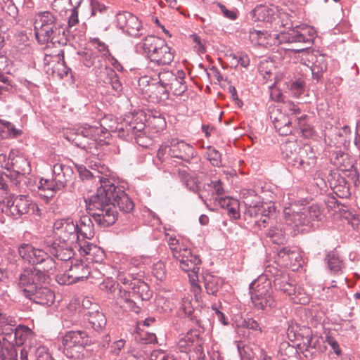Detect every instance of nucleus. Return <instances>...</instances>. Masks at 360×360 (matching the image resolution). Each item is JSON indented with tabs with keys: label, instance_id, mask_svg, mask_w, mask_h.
I'll use <instances>...</instances> for the list:
<instances>
[{
	"label": "nucleus",
	"instance_id": "7",
	"mask_svg": "<svg viewBox=\"0 0 360 360\" xmlns=\"http://www.w3.org/2000/svg\"><path fill=\"white\" fill-rule=\"evenodd\" d=\"M49 248H36L30 243H22L18 248V254L25 262L34 265H41L46 273H53L56 262L47 252Z\"/></svg>",
	"mask_w": 360,
	"mask_h": 360
},
{
	"label": "nucleus",
	"instance_id": "30",
	"mask_svg": "<svg viewBox=\"0 0 360 360\" xmlns=\"http://www.w3.org/2000/svg\"><path fill=\"white\" fill-rule=\"evenodd\" d=\"M165 42V41L162 38L153 35H149L144 38L141 44V48L150 62L153 58L154 54L158 51Z\"/></svg>",
	"mask_w": 360,
	"mask_h": 360
},
{
	"label": "nucleus",
	"instance_id": "64",
	"mask_svg": "<svg viewBox=\"0 0 360 360\" xmlns=\"http://www.w3.org/2000/svg\"><path fill=\"white\" fill-rule=\"evenodd\" d=\"M37 356L38 360H53L49 349L45 346L37 347Z\"/></svg>",
	"mask_w": 360,
	"mask_h": 360
},
{
	"label": "nucleus",
	"instance_id": "46",
	"mask_svg": "<svg viewBox=\"0 0 360 360\" xmlns=\"http://www.w3.org/2000/svg\"><path fill=\"white\" fill-rule=\"evenodd\" d=\"M106 77L104 81L108 85H110L115 93L120 94L122 91V86L119 79L117 73L111 68L105 70Z\"/></svg>",
	"mask_w": 360,
	"mask_h": 360
},
{
	"label": "nucleus",
	"instance_id": "52",
	"mask_svg": "<svg viewBox=\"0 0 360 360\" xmlns=\"http://www.w3.org/2000/svg\"><path fill=\"white\" fill-rule=\"evenodd\" d=\"M263 212L264 209L261 204L252 207H245L244 212L245 219V220L250 219V221H252L259 218V215H261Z\"/></svg>",
	"mask_w": 360,
	"mask_h": 360
},
{
	"label": "nucleus",
	"instance_id": "56",
	"mask_svg": "<svg viewBox=\"0 0 360 360\" xmlns=\"http://www.w3.org/2000/svg\"><path fill=\"white\" fill-rule=\"evenodd\" d=\"M116 130L118 131L119 136L124 139H133L135 136L134 130V122L126 123L124 127H116Z\"/></svg>",
	"mask_w": 360,
	"mask_h": 360
},
{
	"label": "nucleus",
	"instance_id": "55",
	"mask_svg": "<svg viewBox=\"0 0 360 360\" xmlns=\"http://www.w3.org/2000/svg\"><path fill=\"white\" fill-rule=\"evenodd\" d=\"M284 110L286 113L285 115L292 120L295 118L297 120V117H299L298 115L301 114V110L297 105L291 101L285 103Z\"/></svg>",
	"mask_w": 360,
	"mask_h": 360
},
{
	"label": "nucleus",
	"instance_id": "22",
	"mask_svg": "<svg viewBox=\"0 0 360 360\" xmlns=\"http://www.w3.org/2000/svg\"><path fill=\"white\" fill-rule=\"evenodd\" d=\"M26 297L37 304L51 306L54 302L55 294L50 288L40 285L35 288L33 292L27 294Z\"/></svg>",
	"mask_w": 360,
	"mask_h": 360
},
{
	"label": "nucleus",
	"instance_id": "45",
	"mask_svg": "<svg viewBox=\"0 0 360 360\" xmlns=\"http://www.w3.org/2000/svg\"><path fill=\"white\" fill-rule=\"evenodd\" d=\"M203 278L207 292L216 296L221 285L220 278L209 274L204 276Z\"/></svg>",
	"mask_w": 360,
	"mask_h": 360
},
{
	"label": "nucleus",
	"instance_id": "1",
	"mask_svg": "<svg viewBox=\"0 0 360 360\" xmlns=\"http://www.w3.org/2000/svg\"><path fill=\"white\" fill-rule=\"evenodd\" d=\"M34 29L39 44H66L65 29L57 23L56 18L49 11L39 12L34 15Z\"/></svg>",
	"mask_w": 360,
	"mask_h": 360
},
{
	"label": "nucleus",
	"instance_id": "5",
	"mask_svg": "<svg viewBox=\"0 0 360 360\" xmlns=\"http://www.w3.org/2000/svg\"><path fill=\"white\" fill-rule=\"evenodd\" d=\"M252 302L257 310H268L276 306L272 295L271 278L267 275L259 276L250 285Z\"/></svg>",
	"mask_w": 360,
	"mask_h": 360
},
{
	"label": "nucleus",
	"instance_id": "27",
	"mask_svg": "<svg viewBox=\"0 0 360 360\" xmlns=\"http://www.w3.org/2000/svg\"><path fill=\"white\" fill-rule=\"evenodd\" d=\"M54 243L51 246H46L49 248V252L51 255H53L58 260L69 261L74 256V250L72 247V243Z\"/></svg>",
	"mask_w": 360,
	"mask_h": 360
},
{
	"label": "nucleus",
	"instance_id": "33",
	"mask_svg": "<svg viewBox=\"0 0 360 360\" xmlns=\"http://www.w3.org/2000/svg\"><path fill=\"white\" fill-rule=\"evenodd\" d=\"M273 123L275 129L281 136H288L294 131L292 118L285 115L279 113L278 116L273 119Z\"/></svg>",
	"mask_w": 360,
	"mask_h": 360
},
{
	"label": "nucleus",
	"instance_id": "53",
	"mask_svg": "<svg viewBox=\"0 0 360 360\" xmlns=\"http://www.w3.org/2000/svg\"><path fill=\"white\" fill-rule=\"evenodd\" d=\"M203 342L202 339L198 337L195 338V342L192 347V351L189 353H193L190 357L193 358V360H203L205 357V352L202 348Z\"/></svg>",
	"mask_w": 360,
	"mask_h": 360
},
{
	"label": "nucleus",
	"instance_id": "44",
	"mask_svg": "<svg viewBox=\"0 0 360 360\" xmlns=\"http://www.w3.org/2000/svg\"><path fill=\"white\" fill-rule=\"evenodd\" d=\"M16 326L15 320L6 314L0 311V334L7 338Z\"/></svg>",
	"mask_w": 360,
	"mask_h": 360
},
{
	"label": "nucleus",
	"instance_id": "20",
	"mask_svg": "<svg viewBox=\"0 0 360 360\" xmlns=\"http://www.w3.org/2000/svg\"><path fill=\"white\" fill-rule=\"evenodd\" d=\"M77 247L80 255L86 257L87 261L99 263L105 257V252L102 248L88 241H79Z\"/></svg>",
	"mask_w": 360,
	"mask_h": 360
},
{
	"label": "nucleus",
	"instance_id": "6",
	"mask_svg": "<svg viewBox=\"0 0 360 360\" xmlns=\"http://www.w3.org/2000/svg\"><path fill=\"white\" fill-rule=\"evenodd\" d=\"M284 216L288 226L299 228L302 226H314V221L319 220L321 212L319 207L313 204L302 207L297 205L285 207Z\"/></svg>",
	"mask_w": 360,
	"mask_h": 360
},
{
	"label": "nucleus",
	"instance_id": "58",
	"mask_svg": "<svg viewBox=\"0 0 360 360\" xmlns=\"http://www.w3.org/2000/svg\"><path fill=\"white\" fill-rule=\"evenodd\" d=\"M3 10L6 15H7V17L8 18V20H16L18 16V10L13 3H12L11 1L8 2L3 8Z\"/></svg>",
	"mask_w": 360,
	"mask_h": 360
},
{
	"label": "nucleus",
	"instance_id": "17",
	"mask_svg": "<svg viewBox=\"0 0 360 360\" xmlns=\"http://www.w3.org/2000/svg\"><path fill=\"white\" fill-rule=\"evenodd\" d=\"M176 259L179 261L181 269L188 273V276L191 280L194 281L195 278H198L201 262L198 256L192 255L189 250L184 248L181 256Z\"/></svg>",
	"mask_w": 360,
	"mask_h": 360
},
{
	"label": "nucleus",
	"instance_id": "37",
	"mask_svg": "<svg viewBox=\"0 0 360 360\" xmlns=\"http://www.w3.org/2000/svg\"><path fill=\"white\" fill-rule=\"evenodd\" d=\"M131 290L136 300H148L151 296L148 285L141 280H135L131 283Z\"/></svg>",
	"mask_w": 360,
	"mask_h": 360
},
{
	"label": "nucleus",
	"instance_id": "9",
	"mask_svg": "<svg viewBox=\"0 0 360 360\" xmlns=\"http://www.w3.org/2000/svg\"><path fill=\"white\" fill-rule=\"evenodd\" d=\"M112 193L108 185V179H101V186L97 189L96 193L92 195L89 202L86 203L89 214L94 215L107 207H115V203L112 201ZM86 202H87L86 201Z\"/></svg>",
	"mask_w": 360,
	"mask_h": 360
},
{
	"label": "nucleus",
	"instance_id": "35",
	"mask_svg": "<svg viewBox=\"0 0 360 360\" xmlns=\"http://www.w3.org/2000/svg\"><path fill=\"white\" fill-rule=\"evenodd\" d=\"M77 236L79 234L86 239H91L94 236V224L90 217L86 215L81 217L77 223Z\"/></svg>",
	"mask_w": 360,
	"mask_h": 360
},
{
	"label": "nucleus",
	"instance_id": "15",
	"mask_svg": "<svg viewBox=\"0 0 360 360\" xmlns=\"http://www.w3.org/2000/svg\"><path fill=\"white\" fill-rule=\"evenodd\" d=\"M77 223L72 219H58L54 222L53 231L60 243H73L79 240Z\"/></svg>",
	"mask_w": 360,
	"mask_h": 360
},
{
	"label": "nucleus",
	"instance_id": "39",
	"mask_svg": "<svg viewBox=\"0 0 360 360\" xmlns=\"http://www.w3.org/2000/svg\"><path fill=\"white\" fill-rule=\"evenodd\" d=\"M327 266L331 274L340 275L342 273L343 262L337 252H329L326 257Z\"/></svg>",
	"mask_w": 360,
	"mask_h": 360
},
{
	"label": "nucleus",
	"instance_id": "61",
	"mask_svg": "<svg viewBox=\"0 0 360 360\" xmlns=\"http://www.w3.org/2000/svg\"><path fill=\"white\" fill-rule=\"evenodd\" d=\"M20 360H38L37 356V347H29L28 350L22 349Z\"/></svg>",
	"mask_w": 360,
	"mask_h": 360
},
{
	"label": "nucleus",
	"instance_id": "38",
	"mask_svg": "<svg viewBox=\"0 0 360 360\" xmlns=\"http://www.w3.org/2000/svg\"><path fill=\"white\" fill-rule=\"evenodd\" d=\"M185 72L183 70H178L173 78L172 83L169 84V91H172L174 95L180 96L186 90L185 84Z\"/></svg>",
	"mask_w": 360,
	"mask_h": 360
},
{
	"label": "nucleus",
	"instance_id": "3",
	"mask_svg": "<svg viewBox=\"0 0 360 360\" xmlns=\"http://www.w3.org/2000/svg\"><path fill=\"white\" fill-rule=\"evenodd\" d=\"M315 31L309 27H295L288 32L279 34L266 32L265 46H278L281 44H304L310 46L314 39Z\"/></svg>",
	"mask_w": 360,
	"mask_h": 360
},
{
	"label": "nucleus",
	"instance_id": "19",
	"mask_svg": "<svg viewBox=\"0 0 360 360\" xmlns=\"http://www.w3.org/2000/svg\"><path fill=\"white\" fill-rule=\"evenodd\" d=\"M108 185L112 193L111 198L115 205H117L120 210L125 213L132 211L134 207V203L124 191L122 188L116 186L109 179Z\"/></svg>",
	"mask_w": 360,
	"mask_h": 360
},
{
	"label": "nucleus",
	"instance_id": "4",
	"mask_svg": "<svg viewBox=\"0 0 360 360\" xmlns=\"http://www.w3.org/2000/svg\"><path fill=\"white\" fill-rule=\"evenodd\" d=\"M105 121V120H103L100 126L83 124L77 129H73L72 131H70L67 134L66 139L76 146L91 153V149L96 147V141L104 136L103 134H105V131H108L103 126ZM109 130H113L112 127H110Z\"/></svg>",
	"mask_w": 360,
	"mask_h": 360
},
{
	"label": "nucleus",
	"instance_id": "16",
	"mask_svg": "<svg viewBox=\"0 0 360 360\" xmlns=\"http://www.w3.org/2000/svg\"><path fill=\"white\" fill-rule=\"evenodd\" d=\"M117 26L124 32L133 37L142 35V25L139 18L129 12L120 13L117 15Z\"/></svg>",
	"mask_w": 360,
	"mask_h": 360
},
{
	"label": "nucleus",
	"instance_id": "49",
	"mask_svg": "<svg viewBox=\"0 0 360 360\" xmlns=\"http://www.w3.org/2000/svg\"><path fill=\"white\" fill-rule=\"evenodd\" d=\"M12 167L17 174L25 176L29 174L31 169L29 162L22 157H17L12 160Z\"/></svg>",
	"mask_w": 360,
	"mask_h": 360
},
{
	"label": "nucleus",
	"instance_id": "47",
	"mask_svg": "<svg viewBox=\"0 0 360 360\" xmlns=\"http://www.w3.org/2000/svg\"><path fill=\"white\" fill-rule=\"evenodd\" d=\"M241 195L245 207H252L261 204V198L254 190L243 189L241 191Z\"/></svg>",
	"mask_w": 360,
	"mask_h": 360
},
{
	"label": "nucleus",
	"instance_id": "43",
	"mask_svg": "<svg viewBox=\"0 0 360 360\" xmlns=\"http://www.w3.org/2000/svg\"><path fill=\"white\" fill-rule=\"evenodd\" d=\"M16 91V84L10 76L0 75V98H6Z\"/></svg>",
	"mask_w": 360,
	"mask_h": 360
},
{
	"label": "nucleus",
	"instance_id": "62",
	"mask_svg": "<svg viewBox=\"0 0 360 360\" xmlns=\"http://www.w3.org/2000/svg\"><path fill=\"white\" fill-rule=\"evenodd\" d=\"M231 58L236 65L240 64L243 68H247L250 65V58L245 53H240L238 55L230 54Z\"/></svg>",
	"mask_w": 360,
	"mask_h": 360
},
{
	"label": "nucleus",
	"instance_id": "51",
	"mask_svg": "<svg viewBox=\"0 0 360 360\" xmlns=\"http://www.w3.org/2000/svg\"><path fill=\"white\" fill-rule=\"evenodd\" d=\"M266 31L257 30L255 29H250L249 31V38L251 42L254 44L259 46H266Z\"/></svg>",
	"mask_w": 360,
	"mask_h": 360
},
{
	"label": "nucleus",
	"instance_id": "25",
	"mask_svg": "<svg viewBox=\"0 0 360 360\" xmlns=\"http://www.w3.org/2000/svg\"><path fill=\"white\" fill-rule=\"evenodd\" d=\"M224 190L220 180L211 181L205 183L202 188L199 190V197L202 200H215L216 195H223Z\"/></svg>",
	"mask_w": 360,
	"mask_h": 360
},
{
	"label": "nucleus",
	"instance_id": "21",
	"mask_svg": "<svg viewBox=\"0 0 360 360\" xmlns=\"http://www.w3.org/2000/svg\"><path fill=\"white\" fill-rule=\"evenodd\" d=\"M278 262L282 265L295 270L301 266L302 257L300 253L288 247H283L277 250Z\"/></svg>",
	"mask_w": 360,
	"mask_h": 360
},
{
	"label": "nucleus",
	"instance_id": "60",
	"mask_svg": "<svg viewBox=\"0 0 360 360\" xmlns=\"http://www.w3.org/2000/svg\"><path fill=\"white\" fill-rule=\"evenodd\" d=\"M217 6L221 11V13L223 14V15L231 20H235L238 18V12L236 8H232L229 9L226 8L224 5L218 3Z\"/></svg>",
	"mask_w": 360,
	"mask_h": 360
},
{
	"label": "nucleus",
	"instance_id": "36",
	"mask_svg": "<svg viewBox=\"0 0 360 360\" xmlns=\"http://www.w3.org/2000/svg\"><path fill=\"white\" fill-rule=\"evenodd\" d=\"M38 188L40 196L47 200L53 198L60 190L56 188V183L53 179L51 180L41 179Z\"/></svg>",
	"mask_w": 360,
	"mask_h": 360
},
{
	"label": "nucleus",
	"instance_id": "40",
	"mask_svg": "<svg viewBox=\"0 0 360 360\" xmlns=\"http://www.w3.org/2000/svg\"><path fill=\"white\" fill-rule=\"evenodd\" d=\"M332 163L341 170H348L352 167V162L348 154L341 151H334L331 157Z\"/></svg>",
	"mask_w": 360,
	"mask_h": 360
},
{
	"label": "nucleus",
	"instance_id": "63",
	"mask_svg": "<svg viewBox=\"0 0 360 360\" xmlns=\"http://www.w3.org/2000/svg\"><path fill=\"white\" fill-rule=\"evenodd\" d=\"M150 360H176L173 355L167 353L165 351L157 350L153 352Z\"/></svg>",
	"mask_w": 360,
	"mask_h": 360
},
{
	"label": "nucleus",
	"instance_id": "10",
	"mask_svg": "<svg viewBox=\"0 0 360 360\" xmlns=\"http://www.w3.org/2000/svg\"><path fill=\"white\" fill-rule=\"evenodd\" d=\"M49 274L35 267L25 268L19 276L18 285L26 297L38 285L46 283L49 278Z\"/></svg>",
	"mask_w": 360,
	"mask_h": 360
},
{
	"label": "nucleus",
	"instance_id": "14",
	"mask_svg": "<svg viewBox=\"0 0 360 360\" xmlns=\"http://www.w3.org/2000/svg\"><path fill=\"white\" fill-rule=\"evenodd\" d=\"M90 274V269L86 263L76 260L64 274L56 276V281L61 285H70L86 279Z\"/></svg>",
	"mask_w": 360,
	"mask_h": 360
},
{
	"label": "nucleus",
	"instance_id": "48",
	"mask_svg": "<svg viewBox=\"0 0 360 360\" xmlns=\"http://www.w3.org/2000/svg\"><path fill=\"white\" fill-rule=\"evenodd\" d=\"M22 134L21 130L17 129L14 125L9 122H1L0 120V138L17 137Z\"/></svg>",
	"mask_w": 360,
	"mask_h": 360
},
{
	"label": "nucleus",
	"instance_id": "50",
	"mask_svg": "<svg viewBox=\"0 0 360 360\" xmlns=\"http://www.w3.org/2000/svg\"><path fill=\"white\" fill-rule=\"evenodd\" d=\"M267 236L271 238L274 243H283L286 240V236L288 235L286 229H282L280 226H276L271 228L267 233Z\"/></svg>",
	"mask_w": 360,
	"mask_h": 360
},
{
	"label": "nucleus",
	"instance_id": "18",
	"mask_svg": "<svg viewBox=\"0 0 360 360\" xmlns=\"http://www.w3.org/2000/svg\"><path fill=\"white\" fill-rule=\"evenodd\" d=\"M108 185L112 193L111 198L115 205H117L120 210L125 213L132 211L134 207V203L124 191L122 188L116 186L109 179Z\"/></svg>",
	"mask_w": 360,
	"mask_h": 360
},
{
	"label": "nucleus",
	"instance_id": "11",
	"mask_svg": "<svg viewBox=\"0 0 360 360\" xmlns=\"http://www.w3.org/2000/svg\"><path fill=\"white\" fill-rule=\"evenodd\" d=\"M295 53H302L305 56L301 59V63L307 66L316 81H319L323 73L327 70V63L324 55L315 56L309 52V46L300 48H286Z\"/></svg>",
	"mask_w": 360,
	"mask_h": 360
},
{
	"label": "nucleus",
	"instance_id": "8",
	"mask_svg": "<svg viewBox=\"0 0 360 360\" xmlns=\"http://www.w3.org/2000/svg\"><path fill=\"white\" fill-rule=\"evenodd\" d=\"M266 274L267 276H269V278H271V281H273L275 289L290 297L294 302L304 304L307 302L306 298H300L296 295L297 290L295 281L290 278L288 274L271 266L266 269Z\"/></svg>",
	"mask_w": 360,
	"mask_h": 360
},
{
	"label": "nucleus",
	"instance_id": "31",
	"mask_svg": "<svg viewBox=\"0 0 360 360\" xmlns=\"http://www.w3.org/2000/svg\"><path fill=\"white\" fill-rule=\"evenodd\" d=\"M91 217L96 222V224L101 227H108L115 224L117 219V212L116 208L107 207L98 212Z\"/></svg>",
	"mask_w": 360,
	"mask_h": 360
},
{
	"label": "nucleus",
	"instance_id": "13",
	"mask_svg": "<svg viewBox=\"0 0 360 360\" xmlns=\"http://www.w3.org/2000/svg\"><path fill=\"white\" fill-rule=\"evenodd\" d=\"M165 153H168L171 158L188 162L194 157L195 151L191 145L184 141L173 139L169 146L159 149L158 155L160 158Z\"/></svg>",
	"mask_w": 360,
	"mask_h": 360
},
{
	"label": "nucleus",
	"instance_id": "54",
	"mask_svg": "<svg viewBox=\"0 0 360 360\" xmlns=\"http://www.w3.org/2000/svg\"><path fill=\"white\" fill-rule=\"evenodd\" d=\"M176 73L172 70L168 69H163L158 72V82L159 84H161V85H163L167 88L169 84L172 83V81Z\"/></svg>",
	"mask_w": 360,
	"mask_h": 360
},
{
	"label": "nucleus",
	"instance_id": "32",
	"mask_svg": "<svg viewBox=\"0 0 360 360\" xmlns=\"http://www.w3.org/2000/svg\"><path fill=\"white\" fill-rule=\"evenodd\" d=\"M156 80L157 79H153L152 84H150L148 77L144 76L140 79L139 83H142L143 84L147 83L149 87L148 90L151 91L152 94L158 101H165L169 98V89L161 85V84H159Z\"/></svg>",
	"mask_w": 360,
	"mask_h": 360
},
{
	"label": "nucleus",
	"instance_id": "26",
	"mask_svg": "<svg viewBox=\"0 0 360 360\" xmlns=\"http://www.w3.org/2000/svg\"><path fill=\"white\" fill-rule=\"evenodd\" d=\"M276 7L268 6L266 4L257 5L254 9L250 12V17L252 20L271 22L274 19Z\"/></svg>",
	"mask_w": 360,
	"mask_h": 360
},
{
	"label": "nucleus",
	"instance_id": "24",
	"mask_svg": "<svg viewBox=\"0 0 360 360\" xmlns=\"http://www.w3.org/2000/svg\"><path fill=\"white\" fill-rule=\"evenodd\" d=\"M84 316L95 331L102 332L105 328L106 319L105 315L99 311V307L97 304H94L91 310L85 311Z\"/></svg>",
	"mask_w": 360,
	"mask_h": 360
},
{
	"label": "nucleus",
	"instance_id": "59",
	"mask_svg": "<svg viewBox=\"0 0 360 360\" xmlns=\"http://www.w3.org/2000/svg\"><path fill=\"white\" fill-rule=\"evenodd\" d=\"M208 160L214 167H219L221 162V154L218 150L210 147L207 153Z\"/></svg>",
	"mask_w": 360,
	"mask_h": 360
},
{
	"label": "nucleus",
	"instance_id": "57",
	"mask_svg": "<svg viewBox=\"0 0 360 360\" xmlns=\"http://www.w3.org/2000/svg\"><path fill=\"white\" fill-rule=\"evenodd\" d=\"M152 274L157 279L162 281L166 276V270L165 264L159 261L153 265Z\"/></svg>",
	"mask_w": 360,
	"mask_h": 360
},
{
	"label": "nucleus",
	"instance_id": "41",
	"mask_svg": "<svg viewBox=\"0 0 360 360\" xmlns=\"http://www.w3.org/2000/svg\"><path fill=\"white\" fill-rule=\"evenodd\" d=\"M199 334L196 330H191L181 338L178 342V348L181 352L189 353L198 338Z\"/></svg>",
	"mask_w": 360,
	"mask_h": 360
},
{
	"label": "nucleus",
	"instance_id": "28",
	"mask_svg": "<svg viewBox=\"0 0 360 360\" xmlns=\"http://www.w3.org/2000/svg\"><path fill=\"white\" fill-rule=\"evenodd\" d=\"M136 298L134 296L132 291H129L125 289H120L119 293L117 297V303L120 307L125 310H129L135 313H139L140 307L137 304Z\"/></svg>",
	"mask_w": 360,
	"mask_h": 360
},
{
	"label": "nucleus",
	"instance_id": "34",
	"mask_svg": "<svg viewBox=\"0 0 360 360\" xmlns=\"http://www.w3.org/2000/svg\"><path fill=\"white\" fill-rule=\"evenodd\" d=\"M173 60L174 52L172 51V49L165 42L158 51L154 54L151 62L158 65H165L170 64Z\"/></svg>",
	"mask_w": 360,
	"mask_h": 360
},
{
	"label": "nucleus",
	"instance_id": "12",
	"mask_svg": "<svg viewBox=\"0 0 360 360\" xmlns=\"http://www.w3.org/2000/svg\"><path fill=\"white\" fill-rule=\"evenodd\" d=\"M91 343L86 333L82 330L69 331L62 339L63 353L69 358H74V352L79 353L80 349Z\"/></svg>",
	"mask_w": 360,
	"mask_h": 360
},
{
	"label": "nucleus",
	"instance_id": "23",
	"mask_svg": "<svg viewBox=\"0 0 360 360\" xmlns=\"http://www.w3.org/2000/svg\"><path fill=\"white\" fill-rule=\"evenodd\" d=\"M73 174V170L70 166L56 163L53 167V179L56 183V188L60 190L72 180Z\"/></svg>",
	"mask_w": 360,
	"mask_h": 360
},
{
	"label": "nucleus",
	"instance_id": "42",
	"mask_svg": "<svg viewBox=\"0 0 360 360\" xmlns=\"http://www.w3.org/2000/svg\"><path fill=\"white\" fill-rule=\"evenodd\" d=\"M297 126L294 127V131H296L305 138L311 137L314 133L313 127L308 123V117L307 115H302L297 117Z\"/></svg>",
	"mask_w": 360,
	"mask_h": 360
},
{
	"label": "nucleus",
	"instance_id": "2",
	"mask_svg": "<svg viewBox=\"0 0 360 360\" xmlns=\"http://www.w3.org/2000/svg\"><path fill=\"white\" fill-rule=\"evenodd\" d=\"M281 151L283 160L294 168L307 171L316 164L315 153L309 146H302L295 141H290L282 145Z\"/></svg>",
	"mask_w": 360,
	"mask_h": 360
},
{
	"label": "nucleus",
	"instance_id": "29",
	"mask_svg": "<svg viewBox=\"0 0 360 360\" xmlns=\"http://www.w3.org/2000/svg\"><path fill=\"white\" fill-rule=\"evenodd\" d=\"M32 201L25 195H18L13 200L10 205V212L13 216L17 217L30 212Z\"/></svg>",
	"mask_w": 360,
	"mask_h": 360
}]
</instances>
